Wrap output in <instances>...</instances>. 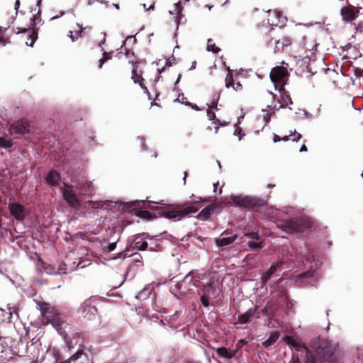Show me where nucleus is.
Here are the masks:
<instances>
[{"label":"nucleus","instance_id":"nucleus-1","mask_svg":"<svg viewBox=\"0 0 363 363\" xmlns=\"http://www.w3.org/2000/svg\"><path fill=\"white\" fill-rule=\"evenodd\" d=\"M283 340L298 352L305 354V363H322L323 360L334 363L336 360L334 354L337 345L328 340L315 338L311 340L310 346L315 351L316 356L313 355L306 345L299 340L289 336H285Z\"/></svg>","mask_w":363,"mask_h":363},{"label":"nucleus","instance_id":"nucleus-2","mask_svg":"<svg viewBox=\"0 0 363 363\" xmlns=\"http://www.w3.org/2000/svg\"><path fill=\"white\" fill-rule=\"evenodd\" d=\"M39 308L42 315L50 323L57 331L63 337L67 346L70 349L74 347L76 342H73L62 330V325L66 323V317L60 313L58 309L50 303L43 302L39 304Z\"/></svg>","mask_w":363,"mask_h":363},{"label":"nucleus","instance_id":"nucleus-3","mask_svg":"<svg viewBox=\"0 0 363 363\" xmlns=\"http://www.w3.org/2000/svg\"><path fill=\"white\" fill-rule=\"evenodd\" d=\"M198 200L195 201L194 203H186L184 208L181 210H173L167 211L164 215L165 217L174 220H179L184 216L189 213L196 212L201 207V199L197 198Z\"/></svg>","mask_w":363,"mask_h":363},{"label":"nucleus","instance_id":"nucleus-4","mask_svg":"<svg viewBox=\"0 0 363 363\" xmlns=\"http://www.w3.org/2000/svg\"><path fill=\"white\" fill-rule=\"evenodd\" d=\"M77 190H79L78 187H74L67 183H64L63 186L60 188L63 199L71 207L76 208L79 205Z\"/></svg>","mask_w":363,"mask_h":363},{"label":"nucleus","instance_id":"nucleus-5","mask_svg":"<svg viewBox=\"0 0 363 363\" xmlns=\"http://www.w3.org/2000/svg\"><path fill=\"white\" fill-rule=\"evenodd\" d=\"M232 199L236 206L245 208L257 206L259 201L256 198L243 195L232 196Z\"/></svg>","mask_w":363,"mask_h":363},{"label":"nucleus","instance_id":"nucleus-6","mask_svg":"<svg viewBox=\"0 0 363 363\" xmlns=\"http://www.w3.org/2000/svg\"><path fill=\"white\" fill-rule=\"evenodd\" d=\"M97 309L89 301L83 302L79 308V313L82 316L88 320L94 319L96 317Z\"/></svg>","mask_w":363,"mask_h":363},{"label":"nucleus","instance_id":"nucleus-7","mask_svg":"<svg viewBox=\"0 0 363 363\" xmlns=\"http://www.w3.org/2000/svg\"><path fill=\"white\" fill-rule=\"evenodd\" d=\"M360 9L361 8L354 7L352 5L342 7L340 11L342 20L347 22L354 20L357 17Z\"/></svg>","mask_w":363,"mask_h":363},{"label":"nucleus","instance_id":"nucleus-8","mask_svg":"<svg viewBox=\"0 0 363 363\" xmlns=\"http://www.w3.org/2000/svg\"><path fill=\"white\" fill-rule=\"evenodd\" d=\"M11 214L18 220L22 221L27 215V212L23 206L18 203H11L9 205Z\"/></svg>","mask_w":363,"mask_h":363},{"label":"nucleus","instance_id":"nucleus-9","mask_svg":"<svg viewBox=\"0 0 363 363\" xmlns=\"http://www.w3.org/2000/svg\"><path fill=\"white\" fill-rule=\"evenodd\" d=\"M278 227L287 233L298 232L301 229L300 223L295 220L282 221L278 224Z\"/></svg>","mask_w":363,"mask_h":363},{"label":"nucleus","instance_id":"nucleus-10","mask_svg":"<svg viewBox=\"0 0 363 363\" xmlns=\"http://www.w3.org/2000/svg\"><path fill=\"white\" fill-rule=\"evenodd\" d=\"M287 74V70L283 67H276L270 72V79L276 86L277 83H282Z\"/></svg>","mask_w":363,"mask_h":363},{"label":"nucleus","instance_id":"nucleus-11","mask_svg":"<svg viewBox=\"0 0 363 363\" xmlns=\"http://www.w3.org/2000/svg\"><path fill=\"white\" fill-rule=\"evenodd\" d=\"M268 23L272 26H283L286 23V18L277 11H268Z\"/></svg>","mask_w":363,"mask_h":363},{"label":"nucleus","instance_id":"nucleus-12","mask_svg":"<svg viewBox=\"0 0 363 363\" xmlns=\"http://www.w3.org/2000/svg\"><path fill=\"white\" fill-rule=\"evenodd\" d=\"M291 43V39L288 37L282 38L281 39L276 40L274 42L272 40L268 42L269 45H275L274 52H282L284 48Z\"/></svg>","mask_w":363,"mask_h":363},{"label":"nucleus","instance_id":"nucleus-13","mask_svg":"<svg viewBox=\"0 0 363 363\" xmlns=\"http://www.w3.org/2000/svg\"><path fill=\"white\" fill-rule=\"evenodd\" d=\"M28 131V126L26 121H18L11 125L10 133L11 134H23Z\"/></svg>","mask_w":363,"mask_h":363},{"label":"nucleus","instance_id":"nucleus-14","mask_svg":"<svg viewBox=\"0 0 363 363\" xmlns=\"http://www.w3.org/2000/svg\"><path fill=\"white\" fill-rule=\"evenodd\" d=\"M61 177L60 174L55 171L51 170L50 171L45 178L46 182L53 186H57L59 185L60 182Z\"/></svg>","mask_w":363,"mask_h":363},{"label":"nucleus","instance_id":"nucleus-15","mask_svg":"<svg viewBox=\"0 0 363 363\" xmlns=\"http://www.w3.org/2000/svg\"><path fill=\"white\" fill-rule=\"evenodd\" d=\"M78 188L82 194H91L95 190L91 182H84L79 184Z\"/></svg>","mask_w":363,"mask_h":363},{"label":"nucleus","instance_id":"nucleus-16","mask_svg":"<svg viewBox=\"0 0 363 363\" xmlns=\"http://www.w3.org/2000/svg\"><path fill=\"white\" fill-rule=\"evenodd\" d=\"M237 238L235 235L230 237L219 238L216 239V244L218 247H224L232 244Z\"/></svg>","mask_w":363,"mask_h":363},{"label":"nucleus","instance_id":"nucleus-17","mask_svg":"<svg viewBox=\"0 0 363 363\" xmlns=\"http://www.w3.org/2000/svg\"><path fill=\"white\" fill-rule=\"evenodd\" d=\"M218 355L224 359H230L235 355V351H229L225 347H218L216 349Z\"/></svg>","mask_w":363,"mask_h":363},{"label":"nucleus","instance_id":"nucleus-18","mask_svg":"<svg viewBox=\"0 0 363 363\" xmlns=\"http://www.w3.org/2000/svg\"><path fill=\"white\" fill-rule=\"evenodd\" d=\"M315 269H310L303 274L298 275L296 278V281L301 283L307 281L308 279L310 280L311 279H313L315 276Z\"/></svg>","mask_w":363,"mask_h":363},{"label":"nucleus","instance_id":"nucleus-19","mask_svg":"<svg viewBox=\"0 0 363 363\" xmlns=\"http://www.w3.org/2000/svg\"><path fill=\"white\" fill-rule=\"evenodd\" d=\"M131 78L132 79H133L134 83H139L140 87L144 91V93H145L148 96L149 99H150V94L149 93L147 88L142 82L143 79H141V80L139 79L140 78V76L138 75L135 69H133L132 71Z\"/></svg>","mask_w":363,"mask_h":363},{"label":"nucleus","instance_id":"nucleus-20","mask_svg":"<svg viewBox=\"0 0 363 363\" xmlns=\"http://www.w3.org/2000/svg\"><path fill=\"white\" fill-rule=\"evenodd\" d=\"M279 337V332L275 331V332L272 333L270 334L269 338L262 342L263 346L264 347H270L277 340Z\"/></svg>","mask_w":363,"mask_h":363},{"label":"nucleus","instance_id":"nucleus-21","mask_svg":"<svg viewBox=\"0 0 363 363\" xmlns=\"http://www.w3.org/2000/svg\"><path fill=\"white\" fill-rule=\"evenodd\" d=\"M255 314V311L252 310H249L246 313L241 314L238 316V321L240 324H245L247 323L250 318L253 316Z\"/></svg>","mask_w":363,"mask_h":363},{"label":"nucleus","instance_id":"nucleus-22","mask_svg":"<svg viewBox=\"0 0 363 363\" xmlns=\"http://www.w3.org/2000/svg\"><path fill=\"white\" fill-rule=\"evenodd\" d=\"M268 109H262V118L265 122V124H267L270 121L271 116L274 113V111L269 106H267Z\"/></svg>","mask_w":363,"mask_h":363},{"label":"nucleus","instance_id":"nucleus-23","mask_svg":"<svg viewBox=\"0 0 363 363\" xmlns=\"http://www.w3.org/2000/svg\"><path fill=\"white\" fill-rule=\"evenodd\" d=\"M211 215V211L208 208H203L196 217L201 220H206Z\"/></svg>","mask_w":363,"mask_h":363},{"label":"nucleus","instance_id":"nucleus-24","mask_svg":"<svg viewBox=\"0 0 363 363\" xmlns=\"http://www.w3.org/2000/svg\"><path fill=\"white\" fill-rule=\"evenodd\" d=\"M282 264H283L282 261L277 262L273 264L268 270L272 272V273L274 275H279V273L281 272L279 268Z\"/></svg>","mask_w":363,"mask_h":363},{"label":"nucleus","instance_id":"nucleus-25","mask_svg":"<svg viewBox=\"0 0 363 363\" xmlns=\"http://www.w3.org/2000/svg\"><path fill=\"white\" fill-rule=\"evenodd\" d=\"M274 274L269 270L261 273V281L262 284H266Z\"/></svg>","mask_w":363,"mask_h":363},{"label":"nucleus","instance_id":"nucleus-26","mask_svg":"<svg viewBox=\"0 0 363 363\" xmlns=\"http://www.w3.org/2000/svg\"><path fill=\"white\" fill-rule=\"evenodd\" d=\"M38 38V34L35 31H32V33L29 35L28 40L26 41V44L28 46L33 47L34 45L35 41Z\"/></svg>","mask_w":363,"mask_h":363},{"label":"nucleus","instance_id":"nucleus-27","mask_svg":"<svg viewBox=\"0 0 363 363\" xmlns=\"http://www.w3.org/2000/svg\"><path fill=\"white\" fill-rule=\"evenodd\" d=\"M219 99H220V94H214L213 96L211 105H209L208 104H206L208 106V108H213L216 110H218L217 103H218Z\"/></svg>","mask_w":363,"mask_h":363},{"label":"nucleus","instance_id":"nucleus-28","mask_svg":"<svg viewBox=\"0 0 363 363\" xmlns=\"http://www.w3.org/2000/svg\"><path fill=\"white\" fill-rule=\"evenodd\" d=\"M207 50L214 53H218L220 51V48H217L211 39L208 40Z\"/></svg>","mask_w":363,"mask_h":363},{"label":"nucleus","instance_id":"nucleus-29","mask_svg":"<svg viewBox=\"0 0 363 363\" xmlns=\"http://www.w3.org/2000/svg\"><path fill=\"white\" fill-rule=\"evenodd\" d=\"M231 86L234 89V90H235V91L238 90V89H237V88L235 86V85L233 84V76L230 74H228L225 78V87L230 88Z\"/></svg>","mask_w":363,"mask_h":363},{"label":"nucleus","instance_id":"nucleus-30","mask_svg":"<svg viewBox=\"0 0 363 363\" xmlns=\"http://www.w3.org/2000/svg\"><path fill=\"white\" fill-rule=\"evenodd\" d=\"M304 40V48L306 51H312L316 46L318 45L317 43H315L314 44H308V39L306 38H303ZM311 43H312L311 40H310Z\"/></svg>","mask_w":363,"mask_h":363},{"label":"nucleus","instance_id":"nucleus-31","mask_svg":"<svg viewBox=\"0 0 363 363\" xmlns=\"http://www.w3.org/2000/svg\"><path fill=\"white\" fill-rule=\"evenodd\" d=\"M12 146L10 140H6L4 138L0 137V147L9 148Z\"/></svg>","mask_w":363,"mask_h":363},{"label":"nucleus","instance_id":"nucleus-32","mask_svg":"<svg viewBox=\"0 0 363 363\" xmlns=\"http://www.w3.org/2000/svg\"><path fill=\"white\" fill-rule=\"evenodd\" d=\"M174 8H175V11H177V14L179 15V17H177V25L180 22V20H181V11H182V4L180 1L174 4Z\"/></svg>","mask_w":363,"mask_h":363},{"label":"nucleus","instance_id":"nucleus-33","mask_svg":"<svg viewBox=\"0 0 363 363\" xmlns=\"http://www.w3.org/2000/svg\"><path fill=\"white\" fill-rule=\"evenodd\" d=\"M248 246L252 250H258L262 247L261 243H257L253 241H250L248 242Z\"/></svg>","mask_w":363,"mask_h":363},{"label":"nucleus","instance_id":"nucleus-34","mask_svg":"<svg viewBox=\"0 0 363 363\" xmlns=\"http://www.w3.org/2000/svg\"><path fill=\"white\" fill-rule=\"evenodd\" d=\"M77 26L79 28L80 30L79 32H76L74 35H73L72 31H69V34H70L69 37L71 38L72 41H74L75 39L78 38L79 36L80 35L81 32L82 31V26L79 23H77Z\"/></svg>","mask_w":363,"mask_h":363},{"label":"nucleus","instance_id":"nucleus-35","mask_svg":"<svg viewBox=\"0 0 363 363\" xmlns=\"http://www.w3.org/2000/svg\"><path fill=\"white\" fill-rule=\"evenodd\" d=\"M150 293L146 294L145 290L140 291L138 294L135 295L137 299H145L146 298Z\"/></svg>","mask_w":363,"mask_h":363},{"label":"nucleus","instance_id":"nucleus-36","mask_svg":"<svg viewBox=\"0 0 363 363\" xmlns=\"http://www.w3.org/2000/svg\"><path fill=\"white\" fill-rule=\"evenodd\" d=\"M136 245H138L137 247L138 248V250L141 251L146 250L148 247V243L146 241L141 242L140 245H138L139 242H138Z\"/></svg>","mask_w":363,"mask_h":363},{"label":"nucleus","instance_id":"nucleus-37","mask_svg":"<svg viewBox=\"0 0 363 363\" xmlns=\"http://www.w3.org/2000/svg\"><path fill=\"white\" fill-rule=\"evenodd\" d=\"M245 236L250 238L252 239H255V240H259V238H260L258 233H255V232L247 233H245Z\"/></svg>","mask_w":363,"mask_h":363},{"label":"nucleus","instance_id":"nucleus-38","mask_svg":"<svg viewBox=\"0 0 363 363\" xmlns=\"http://www.w3.org/2000/svg\"><path fill=\"white\" fill-rule=\"evenodd\" d=\"M108 54L106 52H104L103 57L99 60V67L101 68L102 65L106 62V60L111 59L110 57L108 56Z\"/></svg>","mask_w":363,"mask_h":363},{"label":"nucleus","instance_id":"nucleus-39","mask_svg":"<svg viewBox=\"0 0 363 363\" xmlns=\"http://www.w3.org/2000/svg\"><path fill=\"white\" fill-rule=\"evenodd\" d=\"M140 203H145V201L143 200H141V201H132L130 203H126L125 205L127 206H130V207H137V205Z\"/></svg>","mask_w":363,"mask_h":363},{"label":"nucleus","instance_id":"nucleus-40","mask_svg":"<svg viewBox=\"0 0 363 363\" xmlns=\"http://www.w3.org/2000/svg\"><path fill=\"white\" fill-rule=\"evenodd\" d=\"M94 2H99L101 4H106V6H107V4H108V1H106V0H87V5L91 6Z\"/></svg>","mask_w":363,"mask_h":363},{"label":"nucleus","instance_id":"nucleus-41","mask_svg":"<svg viewBox=\"0 0 363 363\" xmlns=\"http://www.w3.org/2000/svg\"><path fill=\"white\" fill-rule=\"evenodd\" d=\"M201 303H202L203 306H205V307L208 306L209 303H208V298L207 296H206L204 295L201 296Z\"/></svg>","mask_w":363,"mask_h":363},{"label":"nucleus","instance_id":"nucleus-42","mask_svg":"<svg viewBox=\"0 0 363 363\" xmlns=\"http://www.w3.org/2000/svg\"><path fill=\"white\" fill-rule=\"evenodd\" d=\"M116 242H111L108 245L106 251L108 252H112L116 249Z\"/></svg>","mask_w":363,"mask_h":363},{"label":"nucleus","instance_id":"nucleus-43","mask_svg":"<svg viewBox=\"0 0 363 363\" xmlns=\"http://www.w3.org/2000/svg\"><path fill=\"white\" fill-rule=\"evenodd\" d=\"M207 116L210 121H213L216 118V114L213 111H210L208 108L207 111Z\"/></svg>","mask_w":363,"mask_h":363},{"label":"nucleus","instance_id":"nucleus-44","mask_svg":"<svg viewBox=\"0 0 363 363\" xmlns=\"http://www.w3.org/2000/svg\"><path fill=\"white\" fill-rule=\"evenodd\" d=\"M82 354V352L80 351H77L76 353H74L72 356L70 357V359H72V361H75L78 359L81 355Z\"/></svg>","mask_w":363,"mask_h":363},{"label":"nucleus","instance_id":"nucleus-45","mask_svg":"<svg viewBox=\"0 0 363 363\" xmlns=\"http://www.w3.org/2000/svg\"><path fill=\"white\" fill-rule=\"evenodd\" d=\"M101 201H89V206L92 208H100Z\"/></svg>","mask_w":363,"mask_h":363},{"label":"nucleus","instance_id":"nucleus-46","mask_svg":"<svg viewBox=\"0 0 363 363\" xmlns=\"http://www.w3.org/2000/svg\"><path fill=\"white\" fill-rule=\"evenodd\" d=\"M136 214L140 217L147 218V216L149 214V212L146 211H138Z\"/></svg>","mask_w":363,"mask_h":363},{"label":"nucleus","instance_id":"nucleus-47","mask_svg":"<svg viewBox=\"0 0 363 363\" xmlns=\"http://www.w3.org/2000/svg\"><path fill=\"white\" fill-rule=\"evenodd\" d=\"M184 104L186 106H191L192 108L195 109L196 111H199L200 110V108L198 107V106L196 104H193L191 102L186 101V102L184 103Z\"/></svg>","mask_w":363,"mask_h":363},{"label":"nucleus","instance_id":"nucleus-48","mask_svg":"<svg viewBox=\"0 0 363 363\" xmlns=\"http://www.w3.org/2000/svg\"><path fill=\"white\" fill-rule=\"evenodd\" d=\"M142 6L145 10H153L154 9V5H150L148 8H147V6L145 4H143Z\"/></svg>","mask_w":363,"mask_h":363},{"label":"nucleus","instance_id":"nucleus-49","mask_svg":"<svg viewBox=\"0 0 363 363\" xmlns=\"http://www.w3.org/2000/svg\"><path fill=\"white\" fill-rule=\"evenodd\" d=\"M294 135H296V138H293L292 139L293 141H298L301 138V135L300 133H296V131L294 132Z\"/></svg>","mask_w":363,"mask_h":363},{"label":"nucleus","instance_id":"nucleus-50","mask_svg":"<svg viewBox=\"0 0 363 363\" xmlns=\"http://www.w3.org/2000/svg\"><path fill=\"white\" fill-rule=\"evenodd\" d=\"M184 96L183 94L179 95L178 98L177 99V101H181L182 104H184L186 101H184Z\"/></svg>","mask_w":363,"mask_h":363},{"label":"nucleus","instance_id":"nucleus-51","mask_svg":"<svg viewBox=\"0 0 363 363\" xmlns=\"http://www.w3.org/2000/svg\"><path fill=\"white\" fill-rule=\"evenodd\" d=\"M174 57H172V60H166V62H165L166 65H167V66H172V61H174Z\"/></svg>","mask_w":363,"mask_h":363},{"label":"nucleus","instance_id":"nucleus-52","mask_svg":"<svg viewBox=\"0 0 363 363\" xmlns=\"http://www.w3.org/2000/svg\"><path fill=\"white\" fill-rule=\"evenodd\" d=\"M19 6H20V1L16 0L15 6H14L15 10L17 11L18 9Z\"/></svg>","mask_w":363,"mask_h":363},{"label":"nucleus","instance_id":"nucleus-53","mask_svg":"<svg viewBox=\"0 0 363 363\" xmlns=\"http://www.w3.org/2000/svg\"><path fill=\"white\" fill-rule=\"evenodd\" d=\"M273 140H274V143H277V142L280 141V140H281V138H279V135H274V138H273Z\"/></svg>","mask_w":363,"mask_h":363},{"label":"nucleus","instance_id":"nucleus-54","mask_svg":"<svg viewBox=\"0 0 363 363\" xmlns=\"http://www.w3.org/2000/svg\"><path fill=\"white\" fill-rule=\"evenodd\" d=\"M289 363H301L298 359H294V356H292L291 361Z\"/></svg>","mask_w":363,"mask_h":363},{"label":"nucleus","instance_id":"nucleus-55","mask_svg":"<svg viewBox=\"0 0 363 363\" xmlns=\"http://www.w3.org/2000/svg\"><path fill=\"white\" fill-rule=\"evenodd\" d=\"M358 358L359 359H362L363 358V350H359V352H358Z\"/></svg>","mask_w":363,"mask_h":363},{"label":"nucleus","instance_id":"nucleus-56","mask_svg":"<svg viewBox=\"0 0 363 363\" xmlns=\"http://www.w3.org/2000/svg\"><path fill=\"white\" fill-rule=\"evenodd\" d=\"M64 14H65V12L62 11L60 13H59V16H54L52 18V20L57 19V18H60V16H62Z\"/></svg>","mask_w":363,"mask_h":363},{"label":"nucleus","instance_id":"nucleus-57","mask_svg":"<svg viewBox=\"0 0 363 363\" xmlns=\"http://www.w3.org/2000/svg\"><path fill=\"white\" fill-rule=\"evenodd\" d=\"M307 150V147L305 145H303L300 148V152H305Z\"/></svg>","mask_w":363,"mask_h":363},{"label":"nucleus","instance_id":"nucleus-58","mask_svg":"<svg viewBox=\"0 0 363 363\" xmlns=\"http://www.w3.org/2000/svg\"><path fill=\"white\" fill-rule=\"evenodd\" d=\"M181 77H182V75L179 74V76H178V78L177 79V80H176V82L174 83V86H177V84L179 82Z\"/></svg>","mask_w":363,"mask_h":363},{"label":"nucleus","instance_id":"nucleus-59","mask_svg":"<svg viewBox=\"0 0 363 363\" xmlns=\"http://www.w3.org/2000/svg\"><path fill=\"white\" fill-rule=\"evenodd\" d=\"M196 67V62H194L191 66V67L189 68L190 70H192V69H194Z\"/></svg>","mask_w":363,"mask_h":363},{"label":"nucleus","instance_id":"nucleus-60","mask_svg":"<svg viewBox=\"0 0 363 363\" xmlns=\"http://www.w3.org/2000/svg\"><path fill=\"white\" fill-rule=\"evenodd\" d=\"M120 257H121V254H118L117 256L108 259V260H113V259H117V258H118Z\"/></svg>","mask_w":363,"mask_h":363},{"label":"nucleus","instance_id":"nucleus-61","mask_svg":"<svg viewBox=\"0 0 363 363\" xmlns=\"http://www.w3.org/2000/svg\"><path fill=\"white\" fill-rule=\"evenodd\" d=\"M72 361V359L68 358L67 360L62 362V363H71Z\"/></svg>","mask_w":363,"mask_h":363},{"label":"nucleus","instance_id":"nucleus-62","mask_svg":"<svg viewBox=\"0 0 363 363\" xmlns=\"http://www.w3.org/2000/svg\"><path fill=\"white\" fill-rule=\"evenodd\" d=\"M140 140H141V145H142V147L145 150V144H144V139L143 138H140Z\"/></svg>","mask_w":363,"mask_h":363},{"label":"nucleus","instance_id":"nucleus-63","mask_svg":"<svg viewBox=\"0 0 363 363\" xmlns=\"http://www.w3.org/2000/svg\"><path fill=\"white\" fill-rule=\"evenodd\" d=\"M289 136L290 135H286L285 137L281 138V140H284V141L288 140Z\"/></svg>","mask_w":363,"mask_h":363},{"label":"nucleus","instance_id":"nucleus-64","mask_svg":"<svg viewBox=\"0 0 363 363\" xmlns=\"http://www.w3.org/2000/svg\"><path fill=\"white\" fill-rule=\"evenodd\" d=\"M235 86L238 89V87H241L242 86H241V84H240V82H238V83H236V84L235 85Z\"/></svg>","mask_w":363,"mask_h":363}]
</instances>
